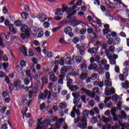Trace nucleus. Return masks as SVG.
<instances>
[{
	"label": "nucleus",
	"mask_w": 129,
	"mask_h": 129,
	"mask_svg": "<svg viewBox=\"0 0 129 129\" xmlns=\"http://www.w3.org/2000/svg\"><path fill=\"white\" fill-rule=\"evenodd\" d=\"M65 5H62V8L61 9L62 13H65L67 12V14H68V16L67 17V19H69V21H73V20H75L76 18L75 16H73L75 15H76L77 13V11L75 10L73 11H71V8H69L68 6L64 7Z\"/></svg>",
	"instance_id": "nucleus-1"
},
{
	"label": "nucleus",
	"mask_w": 129,
	"mask_h": 129,
	"mask_svg": "<svg viewBox=\"0 0 129 129\" xmlns=\"http://www.w3.org/2000/svg\"><path fill=\"white\" fill-rule=\"evenodd\" d=\"M79 121H80L79 122ZM75 123H77V127H80V128H87V120L84 119L80 118V117L78 116L77 118L74 119Z\"/></svg>",
	"instance_id": "nucleus-2"
},
{
	"label": "nucleus",
	"mask_w": 129,
	"mask_h": 129,
	"mask_svg": "<svg viewBox=\"0 0 129 129\" xmlns=\"http://www.w3.org/2000/svg\"><path fill=\"white\" fill-rule=\"evenodd\" d=\"M107 86H106V88L105 89V95H106V96H109L111 94L115 93V90L113 88L108 90V87Z\"/></svg>",
	"instance_id": "nucleus-3"
},
{
	"label": "nucleus",
	"mask_w": 129,
	"mask_h": 129,
	"mask_svg": "<svg viewBox=\"0 0 129 129\" xmlns=\"http://www.w3.org/2000/svg\"><path fill=\"white\" fill-rule=\"evenodd\" d=\"M38 92V90H37V88L33 87L32 89L29 92V98H32L33 97V95H35V96H37V93Z\"/></svg>",
	"instance_id": "nucleus-4"
},
{
	"label": "nucleus",
	"mask_w": 129,
	"mask_h": 129,
	"mask_svg": "<svg viewBox=\"0 0 129 129\" xmlns=\"http://www.w3.org/2000/svg\"><path fill=\"white\" fill-rule=\"evenodd\" d=\"M52 73H53V72L48 73V75H50L49 80L51 82H56V81L58 80V77H56L55 74Z\"/></svg>",
	"instance_id": "nucleus-5"
},
{
	"label": "nucleus",
	"mask_w": 129,
	"mask_h": 129,
	"mask_svg": "<svg viewBox=\"0 0 129 129\" xmlns=\"http://www.w3.org/2000/svg\"><path fill=\"white\" fill-rule=\"evenodd\" d=\"M89 70H93L94 72H97L98 71V67L96 63H92L88 67Z\"/></svg>",
	"instance_id": "nucleus-6"
},
{
	"label": "nucleus",
	"mask_w": 129,
	"mask_h": 129,
	"mask_svg": "<svg viewBox=\"0 0 129 129\" xmlns=\"http://www.w3.org/2000/svg\"><path fill=\"white\" fill-rule=\"evenodd\" d=\"M37 18L41 21V22H45V21L47 20V16L43 13H40L37 16Z\"/></svg>",
	"instance_id": "nucleus-7"
},
{
	"label": "nucleus",
	"mask_w": 129,
	"mask_h": 129,
	"mask_svg": "<svg viewBox=\"0 0 129 129\" xmlns=\"http://www.w3.org/2000/svg\"><path fill=\"white\" fill-rule=\"evenodd\" d=\"M82 114L83 115V116H82V119H85L86 120H87V117L89 115V111L88 110H84Z\"/></svg>",
	"instance_id": "nucleus-8"
},
{
	"label": "nucleus",
	"mask_w": 129,
	"mask_h": 129,
	"mask_svg": "<svg viewBox=\"0 0 129 129\" xmlns=\"http://www.w3.org/2000/svg\"><path fill=\"white\" fill-rule=\"evenodd\" d=\"M68 88L71 90V91H77L79 89V87L77 85H71L68 87Z\"/></svg>",
	"instance_id": "nucleus-9"
},
{
	"label": "nucleus",
	"mask_w": 129,
	"mask_h": 129,
	"mask_svg": "<svg viewBox=\"0 0 129 129\" xmlns=\"http://www.w3.org/2000/svg\"><path fill=\"white\" fill-rule=\"evenodd\" d=\"M31 34H30V32H27L26 33H22L20 35L21 38H22V39H23V40H25V39H28V38H29V37H30V35Z\"/></svg>",
	"instance_id": "nucleus-10"
},
{
	"label": "nucleus",
	"mask_w": 129,
	"mask_h": 129,
	"mask_svg": "<svg viewBox=\"0 0 129 129\" xmlns=\"http://www.w3.org/2000/svg\"><path fill=\"white\" fill-rule=\"evenodd\" d=\"M81 91L82 92L83 94H86L88 96L90 95V90H88L85 88H81Z\"/></svg>",
	"instance_id": "nucleus-11"
},
{
	"label": "nucleus",
	"mask_w": 129,
	"mask_h": 129,
	"mask_svg": "<svg viewBox=\"0 0 129 129\" xmlns=\"http://www.w3.org/2000/svg\"><path fill=\"white\" fill-rule=\"evenodd\" d=\"M121 85L123 88H125V89H128L129 82L127 81H126L124 83H121Z\"/></svg>",
	"instance_id": "nucleus-12"
},
{
	"label": "nucleus",
	"mask_w": 129,
	"mask_h": 129,
	"mask_svg": "<svg viewBox=\"0 0 129 129\" xmlns=\"http://www.w3.org/2000/svg\"><path fill=\"white\" fill-rule=\"evenodd\" d=\"M89 53L90 54H96L97 53V48L96 47H93L88 49Z\"/></svg>",
	"instance_id": "nucleus-13"
},
{
	"label": "nucleus",
	"mask_w": 129,
	"mask_h": 129,
	"mask_svg": "<svg viewBox=\"0 0 129 129\" xmlns=\"http://www.w3.org/2000/svg\"><path fill=\"white\" fill-rule=\"evenodd\" d=\"M44 93L45 94V97H47V99L49 100L51 98V96L52 95V94L50 92V91H48V90H45L44 91Z\"/></svg>",
	"instance_id": "nucleus-14"
},
{
	"label": "nucleus",
	"mask_w": 129,
	"mask_h": 129,
	"mask_svg": "<svg viewBox=\"0 0 129 129\" xmlns=\"http://www.w3.org/2000/svg\"><path fill=\"white\" fill-rule=\"evenodd\" d=\"M64 77H65L64 75H60L59 76V79L58 81V84H60L61 85L63 84V80H64V79H65V78Z\"/></svg>",
	"instance_id": "nucleus-15"
},
{
	"label": "nucleus",
	"mask_w": 129,
	"mask_h": 129,
	"mask_svg": "<svg viewBox=\"0 0 129 129\" xmlns=\"http://www.w3.org/2000/svg\"><path fill=\"white\" fill-rule=\"evenodd\" d=\"M94 84L95 85V86H99L100 88H102L103 87V86L104 85L103 84V82H97L96 81L94 83Z\"/></svg>",
	"instance_id": "nucleus-16"
},
{
	"label": "nucleus",
	"mask_w": 129,
	"mask_h": 129,
	"mask_svg": "<svg viewBox=\"0 0 129 129\" xmlns=\"http://www.w3.org/2000/svg\"><path fill=\"white\" fill-rule=\"evenodd\" d=\"M70 22H71V23L73 22H76L75 23V25H74V27H76V26H78L79 25H80L81 24H83V22H82L81 21H77V19L75 20L74 19L73 20H69Z\"/></svg>",
	"instance_id": "nucleus-17"
},
{
	"label": "nucleus",
	"mask_w": 129,
	"mask_h": 129,
	"mask_svg": "<svg viewBox=\"0 0 129 129\" xmlns=\"http://www.w3.org/2000/svg\"><path fill=\"white\" fill-rule=\"evenodd\" d=\"M87 76H88L87 73H83L81 74L80 78L82 80H85L87 78Z\"/></svg>",
	"instance_id": "nucleus-18"
},
{
	"label": "nucleus",
	"mask_w": 129,
	"mask_h": 129,
	"mask_svg": "<svg viewBox=\"0 0 129 129\" xmlns=\"http://www.w3.org/2000/svg\"><path fill=\"white\" fill-rule=\"evenodd\" d=\"M9 30L10 32H12L13 34H16L17 31H16V29H15V27H14V25L10 24L9 26Z\"/></svg>",
	"instance_id": "nucleus-19"
},
{
	"label": "nucleus",
	"mask_w": 129,
	"mask_h": 129,
	"mask_svg": "<svg viewBox=\"0 0 129 129\" xmlns=\"http://www.w3.org/2000/svg\"><path fill=\"white\" fill-rule=\"evenodd\" d=\"M92 91L95 94H98V95H100V94H101V93L100 92V91L99 90V88H98V87H96V88H93Z\"/></svg>",
	"instance_id": "nucleus-20"
},
{
	"label": "nucleus",
	"mask_w": 129,
	"mask_h": 129,
	"mask_svg": "<svg viewBox=\"0 0 129 129\" xmlns=\"http://www.w3.org/2000/svg\"><path fill=\"white\" fill-rule=\"evenodd\" d=\"M58 107H59L61 110L65 109V108L67 107V104L66 103H60L58 105Z\"/></svg>",
	"instance_id": "nucleus-21"
},
{
	"label": "nucleus",
	"mask_w": 129,
	"mask_h": 129,
	"mask_svg": "<svg viewBox=\"0 0 129 129\" xmlns=\"http://www.w3.org/2000/svg\"><path fill=\"white\" fill-rule=\"evenodd\" d=\"M67 70H68L67 67H63L60 70V73L61 74V75H65V73L67 72Z\"/></svg>",
	"instance_id": "nucleus-22"
},
{
	"label": "nucleus",
	"mask_w": 129,
	"mask_h": 129,
	"mask_svg": "<svg viewBox=\"0 0 129 129\" xmlns=\"http://www.w3.org/2000/svg\"><path fill=\"white\" fill-rule=\"evenodd\" d=\"M72 95L74 97V99H80V98H79V97H80V93H79V92L73 93Z\"/></svg>",
	"instance_id": "nucleus-23"
},
{
	"label": "nucleus",
	"mask_w": 129,
	"mask_h": 129,
	"mask_svg": "<svg viewBox=\"0 0 129 129\" xmlns=\"http://www.w3.org/2000/svg\"><path fill=\"white\" fill-rule=\"evenodd\" d=\"M64 31L66 34H70V33H72V28L71 27L69 26L67 28H65Z\"/></svg>",
	"instance_id": "nucleus-24"
},
{
	"label": "nucleus",
	"mask_w": 129,
	"mask_h": 129,
	"mask_svg": "<svg viewBox=\"0 0 129 129\" xmlns=\"http://www.w3.org/2000/svg\"><path fill=\"white\" fill-rule=\"evenodd\" d=\"M56 12L55 13V15L57 16H62L63 15V13H62V9L58 8L55 10Z\"/></svg>",
	"instance_id": "nucleus-25"
},
{
	"label": "nucleus",
	"mask_w": 129,
	"mask_h": 129,
	"mask_svg": "<svg viewBox=\"0 0 129 129\" xmlns=\"http://www.w3.org/2000/svg\"><path fill=\"white\" fill-rule=\"evenodd\" d=\"M84 50H85L84 45L81 46L80 47V55H81L82 56H83V55L85 54V52H84Z\"/></svg>",
	"instance_id": "nucleus-26"
},
{
	"label": "nucleus",
	"mask_w": 129,
	"mask_h": 129,
	"mask_svg": "<svg viewBox=\"0 0 129 129\" xmlns=\"http://www.w3.org/2000/svg\"><path fill=\"white\" fill-rule=\"evenodd\" d=\"M75 59L77 64H79V63H81V61H82V57L80 55H78L76 56Z\"/></svg>",
	"instance_id": "nucleus-27"
},
{
	"label": "nucleus",
	"mask_w": 129,
	"mask_h": 129,
	"mask_svg": "<svg viewBox=\"0 0 129 129\" xmlns=\"http://www.w3.org/2000/svg\"><path fill=\"white\" fill-rule=\"evenodd\" d=\"M67 87H69L72 85V84L73 83V80L71 79H67Z\"/></svg>",
	"instance_id": "nucleus-28"
},
{
	"label": "nucleus",
	"mask_w": 129,
	"mask_h": 129,
	"mask_svg": "<svg viewBox=\"0 0 129 129\" xmlns=\"http://www.w3.org/2000/svg\"><path fill=\"white\" fill-rule=\"evenodd\" d=\"M97 72H98L99 74H100L101 75L104 74V69H103V68L100 67L99 68H98Z\"/></svg>",
	"instance_id": "nucleus-29"
},
{
	"label": "nucleus",
	"mask_w": 129,
	"mask_h": 129,
	"mask_svg": "<svg viewBox=\"0 0 129 129\" xmlns=\"http://www.w3.org/2000/svg\"><path fill=\"white\" fill-rule=\"evenodd\" d=\"M75 108H76V106H74L73 107V110L71 112V116L74 118L75 117Z\"/></svg>",
	"instance_id": "nucleus-30"
},
{
	"label": "nucleus",
	"mask_w": 129,
	"mask_h": 129,
	"mask_svg": "<svg viewBox=\"0 0 129 129\" xmlns=\"http://www.w3.org/2000/svg\"><path fill=\"white\" fill-rule=\"evenodd\" d=\"M41 80L42 81L43 85L48 84V78H47V77H43L42 78Z\"/></svg>",
	"instance_id": "nucleus-31"
},
{
	"label": "nucleus",
	"mask_w": 129,
	"mask_h": 129,
	"mask_svg": "<svg viewBox=\"0 0 129 129\" xmlns=\"http://www.w3.org/2000/svg\"><path fill=\"white\" fill-rule=\"evenodd\" d=\"M101 120L102 122H105V123H107V122H108V121H109V118L104 116H102Z\"/></svg>",
	"instance_id": "nucleus-32"
},
{
	"label": "nucleus",
	"mask_w": 129,
	"mask_h": 129,
	"mask_svg": "<svg viewBox=\"0 0 129 129\" xmlns=\"http://www.w3.org/2000/svg\"><path fill=\"white\" fill-rule=\"evenodd\" d=\"M28 15H29V14H28V13L23 12L21 14V17H22V19H25V20H27L28 19Z\"/></svg>",
	"instance_id": "nucleus-33"
},
{
	"label": "nucleus",
	"mask_w": 129,
	"mask_h": 129,
	"mask_svg": "<svg viewBox=\"0 0 129 129\" xmlns=\"http://www.w3.org/2000/svg\"><path fill=\"white\" fill-rule=\"evenodd\" d=\"M28 27H27V26H23L22 28H21V32H23V33H29V31H28Z\"/></svg>",
	"instance_id": "nucleus-34"
},
{
	"label": "nucleus",
	"mask_w": 129,
	"mask_h": 129,
	"mask_svg": "<svg viewBox=\"0 0 129 129\" xmlns=\"http://www.w3.org/2000/svg\"><path fill=\"white\" fill-rule=\"evenodd\" d=\"M118 97H119V95H117V94H115L112 96V100L113 101H115V102H116V101H117V100L118 99Z\"/></svg>",
	"instance_id": "nucleus-35"
},
{
	"label": "nucleus",
	"mask_w": 129,
	"mask_h": 129,
	"mask_svg": "<svg viewBox=\"0 0 129 129\" xmlns=\"http://www.w3.org/2000/svg\"><path fill=\"white\" fill-rule=\"evenodd\" d=\"M87 69V66L86 63H83L81 65V70L82 71H85Z\"/></svg>",
	"instance_id": "nucleus-36"
},
{
	"label": "nucleus",
	"mask_w": 129,
	"mask_h": 129,
	"mask_svg": "<svg viewBox=\"0 0 129 129\" xmlns=\"http://www.w3.org/2000/svg\"><path fill=\"white\" fill-rule=\"evenodd\" d=\"M22 51L24 55H25V56H28V53L27 52V48L25 47V45H22Z\"/></svg>",
	"instance_id": "nucleus-37"
},
{
	"label": "nucleus",
	"mask_w": 129,
	"mask_h": 129,
	"mask_svg": "<svg viewBox=\"0 0 129 129\" xmlns=\"http://www.w3.org/2000/svg\"><path fill=\"white\" fill-rule=\"evenodd\" d=\"M79 102H80V99H73V103L75 104L74 106H76V105H77Z\"/></svg>",
	"instance_id": "nucleus-38"
},
{
	"label": "nucleus",
	"mask_w": 129,
	"mask_h": 129,
	"mask_svg": "<svg viewBox=\"0 0 129 129\" xmlns=\"http://www.w3.org/2000/svg\"><path fill=\"white\" fill-rule=\"evenodd\" d=\"M121 115L119 116L121 117V118H120V119H122V118H125V117H126V114H125V112H124V111H121Z\"/></svg>",
	"instance_id": "nucleus-39"
},
{
	"label": "nucleus",
	"mask_w": 129,
	"mask_h": 129,
	"mask_svg": "<svg viewBox=\"0 0 129 129\" xmlns=\"http://www.w3.org/2000/svg\"><path fill=\"white\" fill-rule=\"evenodd\" d=\"M114 117L113 118V121H119L120 118H121V117L120 116H118L117 117H116V115H115V116H113Z\"/></svg>",
	"instance_id": "nucleus-40"
},
{
	"label": "nucleus",
	"mask_w": 129,
	"mask_h": 129,
	"mask_svg": "<svg viewBox=\"0 0 129 129\" xmlns=\"http://www.w3.org/2000/svg\"><path fill=\"white\" fill-rule=\"evenodd\" d=\"M14 25L15 26H16V27H20L22 26V23L20 21L18 20L16 21H15Z\"/></svg>",
	"instance_id": "nucleus-41"
},
{
	"label": "nucleus",
	"mask_w": 129,
	"mask_h": 129,
	"mask_svg": "<svg viewBox=\"0 0 129 129\" xmlns=\"http://www.w3.org/2000/svg\"><path fill=\"white\" fill-rule=\"evenodd\" d=\"M116 110H117V109L116 108H113L112 109L111 112L113 116H115V112H116Z\"/></svg>",
	"instance_id": "nucleus-42"
},
{
	"label": "nucleus",
	"mask_w": 129,
	"mask_h": 129,
	"mask_svg": "<svg viewBox=\"0 0 129 129\" xmlns=\"http://www.w3.org/2000/svg\"><path fill=\"white\" fill-rule=\"evenodd\" d=\"M110 60V63L111 64V65H115L116 64V61H115V59L113 58H111V59H109Z\"/></svg>",
	"instance_id": "nucleus-43"
},
{
	"label": "nucleus",
	"mask_w": 129,
	"mask_h": 129,
	"mask_svg": "<svg viewBox=\"0 0 129 129\" xmlns=\"http://www.w3.org/2000/svg\"><path fill=\"white\" fill-rule=\"evenodd\" d=\"M24 82L26 85H29L30 84V80L28 78H26L24 79Z\"/></svg>",
	"instance_id": "nucleus-44"
},
{
	"label": "nucleus",
	"mask_w": 129,
	"mask_h": 129,
	"mask_svg": "<svg viewBox=\"0 0 129 129\" xmlns=\"http://www.w3.org/2000/svg\"><path fill=\"white\" fill-rule=\"evenodd\" d=\"M69 22H68V20L66 19H64L63 20L60 22V25H66L67 24H68Z\"/></svg>",
	"instance_id": "nucleus-45"
},
{
	"label": "nucleus",
	"mask_w": 129,
	"mask_h": 129,
	"mask_svg": "<svg viewBox=\"0 0 129 129\" xmlns=\"http://www.w3.org/2000/svg\"><path fill=\"white\" fill-rule=\"evenodd\" d=\"M9 90H10V91H13V89H15V85L13 84H10L9 85Z\"/></svg>",
	"instance_id": "nucleus-46"
},
{
	"label": "nucleus",
	"mask_w": 129,
	"mask_h": 129,
	"mask_svg": "<svg viewBox=\"0 0 129 129\" xmlns=\"http://www.w3.org/2000/svg\"><path fill=\"white\" fill-rule=\"evenodd\" d=\"M110 32V29H103V33L104 35H106V34H108Z\"/></svg>",
	"instance_id": "nucleus-47"
},
{
	"label": "nucleus",
	"mask_w": 129,
	"mask_h": 129,
	"mask_svg": "<svg viewBox=\"0 0 129 129\" xmlns=\"http://www.w3.org/2000/svg\"><path fill=\"white\" fill-rule=\"evenodd\" d=\"M111 82L106 80L105 81V85L106 86H111Z\"/></svg>",
	"instance_id": "nucleus-48"
},
{
	"label": "nucleus",
	"mask_w": 129,
	"mask_h": 129,
	"mask_svg": "<svg viewBox=\"0 0 129 129\" xmlns=\"http://www.w3.org/2000/svg\"><path fill=\"white\" fill-rule=\"evenodd\" d=\"M97 78V74L94 73L92 75V76L91 77V79L92 80H95Z\"/></svg>",
	"instance_id": "nucleus-49"
},
{
	"label": "nucleus",
	"mask_w": 129,
	"mask_h": 129,
	"mask_svg": "<svg viewBox=\"0 0 129 129\" xmlns=\"http://www.w3.org/2000/svg\"><path fill=\"white\" fill-rule=\"evenodd\" d=\"M97 122V118L96 117H93L91 119L92 123H96Z\"/></svg>",
	"instance_id": "nucleus-50"
},
{
	"label": "nucleus",
	"mask_w": 129,
	"mask_h": 129,
	"mask_svg": "<svg viewBox=\"0 0 129 129\" xmlns=\"http://www.w3.org/2000/svg\"><path fill=\"white\" fill-rule=\"evenodd\" d=\"M43 25L45 29H48V27H50V23H49V22H45L43 23Z\"/></svg>",
	"instance_id": "nucleus-51"
},
{
	"label": "nucleus",
	"mask_w": 129,
	"mask_h": 129,
	"mask_svg": "<svg viewBox=\"0 0 129 129\" xmlns=\"http://www.w3.org/2000/svg\"><path fill=\"white\" fill-rule=\"evenodd\" d=\"M66 63L67 64H71V58L68 57L66 59Z\"/></svg>",
	"instance_id": "nucleus-52"
},
{
	"label": "nucleus",
	"mask_w": 129,
	"mask_h": 129,
	"mask_svg": "<svg viewBox=\"0 0 129 129\" xmlns=\"http://www.w3.org/2000/svg\"><path fill=\"white\" fill-rule=\"evenodd\" d=\"M85 33H86V29H84V28H82V29H81V30L80 31V35H84V34H85Z\"/></svg>",
	"instance_id": "nucleus-53"
},
{
	"label": "nucleus",
	"mask_w": 129,
	"mask_h": 129,
	"mask_svg": "<svg viewBox=\"0 0 129 129\" xmlns=\"http://www.w3.org/2000/svg\"><path fill=\"white\" fill-rule=\"evenodd\" d=\"M43 35H44V32H43L42 31H41L38 33L37 38H42Z\"/></svg>",
	"instance_id": "nucleus-54"
},
{
	"label": "nucleus",
	"mask_w": 129,
	"mask_h": 129,
	"mask_svg": "<svg viewBox=\"0 0 129 129\" xmlns=\"http://www.w3.org/2000/svg\"><path fill=\"white\" fill-rule=\"evenodd\" d=\"M64 59L61 58L59 61V65H61V66H64L65 65V62H64Z\"/></svg>",
	"instance_id": "nucleus-55"
},
{
	"label": "nucleus",
	"mask_w": 129,
	"mask_h": 129,
	"mask_svg": "<svg viewBox=\"0 0 129 129\" xmlns=\"http://www.w3.org/2000/svg\"><path fill=\"white\" fill-rule=\"evenodd\" d=\"M73 42L74 43V44H77V43L79 42V38L78 37H75L73 40Z\"/></svg>",
	"instance_id": "nucleus-56"
},
{
	"label": "nucleus",
	"mask_w": 129,
	"mask_h": 129,
	"mask_svg": "<svg viewBox=\"0 0 129 129\" xmlns=\"http://www.w3.org/2000/svg\"><path fill=\"white\" fill-rule=\"evenodd\" d=\"M39 98L40 99H46V95L45 94V92L43 93H42L41 95H40V96L39 97Z\"/></svg>",
	"instance_id": "nucleus-57"
},
{
	"label": "nucleus",
	"mask_w": 129,
	"mask_h": 129,
	"mask_svg": "<svg viewBox=\"0 0 129 129\" xmlns=\"http://www.w3.org/2000/svg\"><path fill=\"white\" fill-rule=\"evenodd\" d=\"M89 97H91V98H94L95 97V94L94 92L91 93V92H90V95H89Z\"/></svg>",
	"instance_id": "nucleus-58"
},
{
	"label": "nucleus",
	"mask_w": 129,
	"mask_h": 129,
	"mask_svg": "<svg viewBox=\"0 0 129 129\" xmlns=\"http://www.w3.org/2000/svg\"><path fill=\"white\" fill-rule=\"evenodd\" d=\"M28 52H29V56H34V52H33V49L31 48L29 49Z\"/></svg>",
	"instance_id": "nucleus-59"
},
{
	"label": "nucleus",
	"mask_w": 129,
	"mask_h": 129,
	"mask_svg": "<svg viewBox=\"0 0 129 129\" xmlns=\"http://www.w3.org/2000/svg\"><path fill=\"white\" fill-rule=\"evenodd\" d=\"M91 37L93 40H95L97 38V36H96V34L95 33H93L92 34H91Z\"/></svg>",
	"instance_id": "nucleus-60"
},
{
	"label": "nucleus",
	"mask_w": 129,
	"mask_h": 129,
	"mask_svg": "<svg viewBox=\"0 0 129 129\" xmlns=\"http://www.w3.org/2000/svg\"><path fill=\"white\" fill-rule=\"evenodd\" d=\"M20 66H21V67H26V61H25L24 60H22L20 62Z\"/></svg>",
	"instance_id": "nucleus-61"
},
{
	"label": "nucleus",
	"mask_w": 129,
	"mask_h": 129,
	"mask_svg": "<svg viewBox=\"0 0 129 129\" xmlns=\"http://www.w3.org/2000/svg\"><path fill=\"white\" fill-rule=\"evenodd\" d=\"M119 78L121 81H124V76L123 74H120L119 76Z\"/></svg>",
	"instance_id": "nucleus-62"
},
{
	"label": "nucleus",
	"mask_w": 129,
	"mask_h": 129,
	"mask_svg": "<svg viewBox=\"0 0 129 129\" xmlns=\"http://www.w3.org/2000/svg\"><path fill=\"white\" fill-rule=\"evenodd\" d=\"M53 19L54 20H55V21H60V20H62V17L57 16L54 17Z\"/></svg>",
	"instance_id": "nucleus-63"
},
{
	"label": "nucleus",
	"mask_w": 129,
	"mask_h": 129,
	"mask_svg": "<svg viewBox=\"0 0 129 129\" xmlns=\"http://www.w3.org/2000/svg\"><path fill=\"white\" fill-rule=\"evenodd\" d=\"M105 105L103 103H100L99 104V108L100 109H102L104 107Z\"/></svg>",
	"instance_id": "nucleus-64"
}]
</instances>
